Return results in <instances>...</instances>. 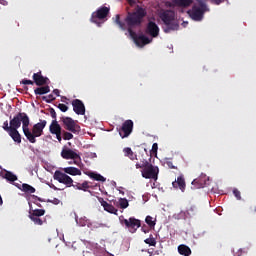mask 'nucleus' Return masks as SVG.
Segmentation results:
<instances>
[{
    "mask_svg": "<svg viewBox=\"0 0 256 256\" xmlns=\"http://www.w3.org/2000/svg\"><path fill=\"white\" fill-rule=\"evenodd\" d=\"M30 118L27 113L24 117V135L31 144L37 143L36 137H41L44 134V129L47 125L46 120H40V122L34 124L32 132L29 130Z\"/></svg>",
    "mask_w": 256,
    "mask_h": 256,
    "instance_id": "nucleus-1",
    "label": "nucleus"
},
{
    "mask_svg": "<svg viewBox=\"0 0 256 256\" xmlns=\"http://www.w3.org/2000/svg\"><path fill=\"white\" fill-rule=\"evenodd\" d=\"M24 120H25V112H19L17 113L12 120H10L11 129L8 133V135L11 137V139L14 141V143L21 144V135L18 131L19 127H21L22 123V131L23 134H25V128H24Z\"/></svg>",
    "mask_w": 256,
    "mask_h": 256,
    "instance_id": "nucleus-2",
    "label": "nucleus"
},
{
    "mask_svg": "<svg viewBox=\"0 0 256 256\" xmlns=\"http://www.w3.org/2000/svg\"><path fill=\"white\" fill-rule=\"evenodd\" d=\"M145 15L146 13L143 8H138L133 13L127 14L126 18L124 19V22L126 24L129 35H130V31H133L134 27H139L141 25Z\"/></svg>",
    "mask_w": 256,
    "mask_h": 256,
    "instance_id": "nucleus-3",
    "label": "nucleus"
},
{
    "mask_svg": "<svg viewBox=\"0 0 256 256\" xmlns=\"http://www.w3.org/2000/svg\"><path fill=\"white\" fill-rule=\"evenodd\" d=\"M160 18L162 22L165 24L164 26V32L170 33L171 31H177L179 29V24L175 20V13L171 10L163 11V13L160 14Z\"/></svg>",
    "mask_w": 256,
    "mask_h": 256,
    "instance_id": "nucleus-4",
    "label": "nucleus"
},
{
    "mask_svg": "<svg viewBox=\"0 0 256 256\" xmlns=\"http://www.w3.org/2000/svg\"><path fill=\"white\" fill-rule=\"evenodd\" d=\"M207 10V4L202 0H198L193 5L192 9L188 11V14L193 21L200 22L203 21L204 13H206Z\"/></svg>",
    "mask_w": 256,
    "mask_h": 256,
    "instance_id": "nucleus-5",
    "label": "nucleus"
},
{
    "mask_svg": "<svg viewBox=\"0 0 256 256\" xmlns=\"http://www.w3.org/2000/svg\"><path fill=\"white\" fill-rule=\"evenodd\" d=\"M142 166H145V168L142 169V178L145 179H158L159 174V167L153 166V164H150L149 161H145Z\"/></svg>",
    "mask_w": 256,
    "mask_h": 256,
    "instance_id": "nucleus-6",
    "label": "nucleus"
},
{
    "mask_svg": "<svg viewBox=\"0 0 256 256\" xmlns=\"http://www.w3.org/2000/svg\"><path fill=\"white\" fill-rule=\"evenodd\" d=\"M61 121H62L63 127L66 131H69L75 135L80 134L81 127L75 120H73L72 117H61Z\"/></svg>",
    "mask_w": 256,
    "mask_h": 256,
    "instance_id": "nucleus-7",
    "label": "nucleus"
},
{
    "mask_svg": "<svg viewBox=\"0 0 256 256\" xmlns=\"http://www.w3.org/2000/svg\"><path fill=\"white\" fill-rule=\"evenodd\" d=\"M120 224L125 225L131 233H136L137 229L141 227V220L131 217L129 219L124 218L123 215L120 216Z\"/></svg>",
    "mask_w": 256,
    "mask_h": 256,
    "instance_id": "nucleus-8",
    "label": "nucleus"
},
{
    "mask_svg": "<svg viewBox=\"0 0 256 256\" xmlns=\"http://www.w3.org/2000/svg\"><path fill=\"white\" fill-rule=\"evenodd\" d=\"M53 178L54 180H57L58 183L64 184L66 188H71L74 183L72 177L67 175L66 172H62L60 170H56L54 172Z\"/></svg>",
    "mask_w": 256,
    "mask_h": 256,
    "instance_id": "nucleus-9",
    "label": "nucleus"
},
{
    "mask_svg": "<svg viewBox=\"0 0 256 256\" xmlns=\"http://www.w3.org/2000/svg\"><path fill=\"white\" fill-rule=\"evenodd\" d=\"M109 13L110 8H107V6H102L97 11L92 13L91 22L96 23L100 26L99 21H102L103 19L107 18Z\"/></svg>",
    "mask_w": 256,
    "mask_h": 256,
    "instance_id": "nucleus-10",
    "label": "nucleus"
},
{
    "mask_svg": "<svg viewBox=\"0 0 256 256\" xmlns=\"http://www.w3.org/2000/svg\"><path fill=\"white\" fill-rule=\"evenodd\" d=\"M130 37L135 42L136 46L138 47H144L146 44H149L153 41V39H150L148 36L145 35H137L136 31L130 30Z\"/></svg>",
    "mask_w": 256,
    "mask_h": 256,
    "instance_id": "nucleus-11",
    "label": "nucleus"
},
{
    "mask_svg": "<svg viewBox=\"0 0 256 256\" xmlns=\"http://www.w3.org/2000/svg\"><path fill=\"white\" fill-rule=\"evenodd\" d=\"M61 158L65 160H74V164L78 165V161H81V157L77 152L72 150L71 148H63L61 151Z\"/></svg>",
    "mask_w": 256,
    "mask_h": 256,
    "instance_id": "nucleus-12",
    "label": "nucleus"
},
{
    "mask_svg": "<svg viewBox=\"0 0 256 256\" xmlns=\"http://www.w3.org/2000/svg\"><path fill=\"white\" fill-rule=\"evenodd\" d=\"M134 129V122L132 120H127L123 122L122 127L120 128V136L122 139L129 137L132 134Z\"/></svg>",
    "mask_w": 256,
    "mask_h": 256,
    "instance_id": "nucleus-13",
    "label": "nucleus"
},
{
    "mask_svg": "<svg viewBox=\"0 0 256 256\" xmlns=\"http://www.w3.org/2000/svg\"><path fill=\"white\" fill-rule=\"evenodd\" d=\"M145 33L152 38H157L160 33V28L154 21H149V23L146 25Z\"/></svg>",
    "mask_w": 256,
    "mask_h": 256,
    "instance_id": "nucleus-14",
    "label": "nucleus"
},
{
    "mask_svg": "<svg viewBox=\"0 0 256 256\" xmlns=\"http://www.w3.org/2000/svg\"><path fill=\"white\" fill-rule=\"evenodd\" d=\"M72 108L76 115H85L86 113L85 105L81 99H73Z\"/></svg>",
    "mask_w": 256,
    "mask_h": 256,
    "instance_id": "nucleus-15",
    "label": "nucleus"
},
{
    "mask_svg": "<svg viewBox=\"0 0 256 256\" xmlns=\"http://www.w3.org/2000/svg\"><path fill=\"white\" fill-rule=\"evenodd\" d=\"M33 81L35 85L39 86H45L49 85L50 80L48 77H44L41 70L38 73L33 74Z\"/></svg>",
    "mask_w": 256,
    "mask_h": 256,
    "instance_id": "nucleus-16",
    "label": "nucleus"
},
{
    "mask_svg": "<svg viewBox=\"0 0 256 256\" xmlns=\"http://www.w3.org/2000/svg\"><path fill=\"white\" fill-rule=\"evenodd\" d=\"M172 186L174 189H180L182 193L186 190V182L184 179V175L178 176L177 180L172 182Z\"/></svg>",
    "mask_w": 256,
    "mask_h": 256,
    "instance_id": "nucleus-17",
    "label": "nucleus"
},
{
    "mask_svg": "<svg viewBox=\"0 0 256 256\" xmlns=\"http://www.w3.org/2000/svg\"><path fill=\"white\" fill-rule=\"evenodd\" d=\"M178 253L181 256H191L192 249L188 245L181 244V245H178Z\"/></svg>",
    "mask_w": 256,
    "mask_h": 256,
    "instance_id": "nucleus-18",
    "label": "nucleus"
},
{
    "mask_svg": "<svg viewBox=\"0 0 256 256\" xmlns=\"http://www.w3.org/2000/svg\"><path fill=\"white\" fill-rule=\"evenodd\" d=\"M193 185H197V188H205L207 185V176L201 175L198 179L193 180Z\"/></svg>",
    "mask_w": 256,
    "mask_h": 256,
    "instance_id": "nucleus-19",
    "label": "nucleus"
},
{
    "mask_svg": "<svg viewBox=\"0 0 256 256\" xmlns=\"http://www.w3.org/2000/svg\"><path fill=\"white\" fill-rule=\"evenodd\" d=\"M51 91L49 84H45L44 86H39L38 88L34 89L35 95H46Z\"/></svg>",
    "mask_w": 256,
    "mask_h": 256,
    "instance_id": "nucleus-20",
    "label": "nucleus"
},
{
    "mask_svg": "<svg viewBox=\"0 0 256 256\" xmlns=\"http://www.w3.org/2000/svg\"><path fill=\"white\" fill-rule=\"evenodd\" d=\"M63 171L66 174L72 175L73 177H75L76 175H82V171L79 170V168L77 167H65L63 168Z\"/></svg>",
    "mask_w": 256,
    "mask_h": 256,
    "instance_id": "nucleus-21",
    "label": "nucleus"
},
{
    "mask_svg": "<svg viewBox=\"0 0 256 256\" xmlns=\"http://www.w3.org/2000/svg\"><path fill=\"white\" fill-rule=\"evenodd\" d=\"M173 3L177 7L188 8L190 5H192L193 0H173Z\"/></svg>",
    "mask_w": 256,
    "mask_h": 256,
    "instance_id": "nucleus-22",
    "label": "nucleus"
},
{
    "mask_svg": "<svg viewBox=\"0 0 256 256\" xmlns=\"http://www.w3.org/2000/svg\"><path fill=\"white\" fill-rule=\"evenodd\" d=\"M62 130V127L60 126L59 122L57 120H53L50 125V132L53 135H57V133Z\"/></svg>",
    "mask_w": 256,
    "mask_h": 256,
    "instance_id": "nucleus-23",
    "label": "nucleus"
},
{
    "mask_svg": "<svg viewBox=\"0 0 256 256\" xmlns=\"http://www.w3.org/2000/svg\"><path fill=\"white\" fill-rule=\"evenodd\" d=\"M123 153L127 158L131 159L132 161L137 160V155L134 154L132 148L130 147H125L123 148Z\"/></svg>",
    "mask_w": 256,
    "mask_h": 256,
    "instance_id": "nucleus-24",
    "label": "nucleus"
},
{
    "mask_svg": "<svg viewBox=\"0 0 256 256\" xmlns=\"http://www.w3.org/2000/svg\"><path fill=\"white\" fill-rule=\"evenodd\" d=\"M3 179H6L10 183H14V181H17L18 177L17 175L13 174V172L6 170L3 174Z\"/></svg>",
    "mask_w": 256,
    "mask_h": 256,
    "instance_id": "nucleus-25",
    "label": "nucleus"
},
{
    "mask_svg": "<svg viewBox=\"0 0 256 256\" xmlns=\"http://www.w3.org/2000/svg\"><path fill=\"white\" fill-rule=\"evenodd\" d=\"M198 213V209L196 206H189V208L185 211V217L190 218L194 217Z\"/></svg>",
    "mask_w": 256,
    "mask_h": 256,
    "instance_id": "nucleus-26",
    "label": "nucleus"
},
{
    "mask_svg": "<svg viewBox=\"0 0 256 256\" xmlns=\"http://www.w3.org/2000/svg\"><path fill=\"white\" fill-rule=\"evenodd\" d=\"M88 177L93 180L102 182H105L107 180L104 176H102L101 174H97L96 172H89Z\"/></svg>",
    "mask_w": 256,
    "mask_h": 256,
    "instance_id": "nucleus-27",
    "label": "nucleus"
},
{
    "mask_svg": "<svg viewBox=\"0 0 256 256\" xmlns=\"http://www.w3.org/2000/svg\"><path fill=\"white\" fill-rule=\"evenodd\" d=\"M117 207L120 209H126L129 207V201L126 198H120L118 202H116Z\"/></svg>",
    "mask_w": 256,
    "mask_h": 256,
    "instance_id": "nucleus-28",
    "label": "nucleus"
},
{
    "mask_svg": "<svg viewBox=\"0 0 256 256\" xmlns=\"http://www.w3.org/2000/svg\"><path fill=\"white\" fill-rule=\"evenodd\" d=\"M22 192L32 194V193L36 192V189H35V187H33L29 184H22Z\"/></svg>",
    "mask_w": 256,
    "mask_h": 256,
    "instance_id": "nucleus-29",
    "label": "nucleus"
},
{
    "mask_svg": "<svg viewBox=\"0 0 256 256\" xmlns=\"http://www.w3.org/2000/svg\"><path fill=\"white\" fill-rule=\"evenodd\" d=\"M45 209H34L30 211L29 215H33L34 217H43L45 215Z\"/></svg>",
    "mask_w": 256,
    "mask_h": 256,
    "instance_id": "nucleus-30",
    "label": "nucleus"
},
{
    "mask_svg": "<svg viewBox=\"0 0 256 256\" xmlns=\"http://www.w3.org/2000/svg\"><path fill=\"white\" fill-rule=\"evenodd\" d=\"M145 222L149 225L150 229H154L156 225V219H153V216L147 215Z\"/></svg>",
    "mask_w": 256,
    "mask_h": 256,
    "instance_id": "nucleus-31",
    "label": "nucleus"
},
{
    "mask_svg": "<svg viewBox=\"0 0 256 256\" xmlns=\"http://www.w3.org/2000/svg\"><path fill=\"white\" fill-rule=\"evenodd\" d=\"M62 138L65 140V141H69V140H72L74 138V135L71 131H68V130H63L62 131Z\"/></svg>",
    "mask_w": 256,
    "mask_h": 256,
    "instance_id": "nucleus-32",
    "label": "nucleus"
},
{
    "mask_svg": "<svg viewBox=\"0 0 256 256\" xmlns=\"http://www.w3.org/2000/svg\"><path fill=\"white\" fill-rule=\"evenodd\" d=\"M29 218L36 225H43L44 224V220L41 219L40 217L33 216L32 214H29Z\"/></svg>",
    "mask_w": 256,
    "mask_h": 256,
    "instance_id": "nucleus-33",
    "label": "nucleus"
},
{
    "mask_svg": "<svg viewBox=\"0 0 256 256\" xmlns=\"http://www.w3.org/2000/svg\"><path fill=\"white\" fill-rule=\"evenodd\" d=\"M116 24L119 25V27L123 30V31H126L127 29V25H126V22L125 23H122L121 21V17L119 14L116 15V20H115Z\"/></svg>",
    "mask_w": 256,
    "mask_h": 256,
    "instance_id": "nucleus-34",
    "label": "nucleus"
},
{
    "mask_svg": "<svg viewBox=\"0 0 256 256\" xmlns=\"http://www.w3.org/2000/svg\"><path fill=\"white\" fill-rule=\"evenodd\" d=\"M105 210L108 213L118 215V209H116L115 206H113L112 204H109V202L107 203Z\"/></svg>",
    "mask_w": 256,
    "mask_h": 256,
    "instance_id": "nucleus-35",
    "label": "nucleus"
},
{
    "mask_svg": "<svg viewBox=\"0 0 256 256\" xmlns=\"http://www.w3.org/2000/svg\"><path fill=\"white\" fill-rule=\"evenodd\" d=\"M144 242L146 244H149V246H152V247H155L157 245V240L155 238H153V235L150 234V237L149 238H146L144 240Z\"/></svg>",
    "mask_w": 256,
    "mask_h": 256,
    "instance_id": "nucleus-36",
    "label": "nucleus"
},
{
    "mask_svg": "<svg viewBox=\"0 0 256 256\" xmlns=\"http://www.w3.org/2000/svg\"><path fill=\"white\" fill-rule=\"evenodd\" d=\"M57 98L54 96V94H49L48 96H43L42 100L45 101L46 103H51L55 101Z\"/></svg>",
    "mask_w": 256,
    "mask_h": 256,
    "instance_id": "nucleus-37",
    "label": "nucleus"
},
{
    "mask_svg": "<svg viewBox=\"0 0 256 256\" xmlns=\"http://www.w3.org/2000/svg\"><path fill=\"white\" fill-rule=\"evenodd\" d=\"M145 161H148V160H146V158H142L140 162H136V165H135L136 169H145V166H143Z\"/></svg>",
    "mask_w": 256,
    "mask_h": 256,
    "instance_id": "nucleus-38",
    "label": "nucleus"
},
{
    "mask_svg": "<svg viewBox=\"0 0 256 256\" xmlns=\"http://www.w3.org/2000/svg\"><path fill=\"white\" fill-rule=\"evenodd\" d=\"M11 128H12V124H10L9 126L8 121L3 122V130H5L8 134L10 133Z\"/></svg>",
    "mask_w": 256,
    "mask_h": 256,
    "instance_id": "nucleus-39",
    "label": "nucleus"
},
{
    "mask_svg": "<svg viewBox=\"0 0 256 256\" xmlns=\"http://www.w3.org/2000/svg\"><path fill=\"white\" fill-rule=\"evenodd\" d=\"M57 108H58L59 110H61L62 112H67V111H68V106H66V104H64V103H59V104L57 105Z\"/></svg>",
    "mask_w": 256,
    "mask_h": 256,
    "instance_id": "nucleus-40",
    "label": "nucleus"
},
{
    "mask_svg": "<svg viewBox=\"0 0 256 256\" xmlns=\"http://www.w3.org/2000/svg\"><path fill=\"white\" fill-rule=\"evenodd\" d=\"M22 85H34V81L30 79H22Z\"/></svg>",
    "mask_w": 256,
    "mask_h": 256,
    "instance_id": "nucleus-41",
    "label": "nucleus"
},
{
    "mask_svg": "<svg viewBox=\"0 0 256 256\" xmlns=\"http://www.w3.org/2000/svg\"><path fill=\"white\" fill-rule=\"evenodd\" d=\"M233 194L235 195L236 199L238 200L242 199L241 192L239 191V189H234Z\"/></svg>",
    "mask_w": 256,
    "mask_h": 256,
    "instance_id": "nucleus-42",
    "label": "nucleus"
},
{
    "mask_svg": "<svg viewBox=\"0 0 256 256\" xmlns=\"http://www.w3.org/2000/svg\"><path fill=\"white\" fill-rule=\"evenodd\" d=\"M89 188H90V185L88 184L87 181L82 182L81 190H84V192H86V190L89 189Z\"/></svg>",
    "mask_w": 256,
    "mask_h": 256,
    "instance_id": "nucleus-43",
    "label": "nucleus"
},
{
    "mask_svg": "<svg viewBox=\"0 0 256 256\" xmlns=\"http://www.w3.org/2000/svg\"><path fill=\"white\" fill-rule=\"evenodd\" d=\"M157 150H158V143H153L152 149H151V154L157 155Z\"/></svg>",
    "mask_w": 256,
    "mask_h": 256,
    "instance_id": "nucleus-44",
    "label": "nucleus"
},
{
    "mask_svg": "<svg viewBox=\"0 0 256 256\" xmlns=\"http://www.w3.org/2000/svg\"><path fill=\"white\" fill-rule=\"evenodd\" d=\"M50 115L52 119L57 120V112L55 111L54 108H50Z\"/></svg>",
    "mask_w": 256,
    "mask_h": 256,
    "instance_id": "nucleus-45",
    "label": "nucleus"
},
{
    "mask_svg": "<svg viewBox=\"0 0 256 256\" xmlns=\"http://www.w3.org/2000/svg\"><path fill=\"white\" fill-rule=\"evenodd\" d=\"M62 134H63L62 129L56 134V139L59 143H61L62 141Z\"/></svg>",
    "mask_w": 256,
    "mask_h": 256,
    "instance_id": "nucleus-46",
    "label": "nucleus"
},
{
    "mask_svg": "<svg viewBox=\"0 0 256 256\" xmlns=\"http://www.w3.org/2000/svg\"><path fill=\"white\" fill-rule=\"evenodd\" d=\"M99 202H100V204L102 205V207H104V210H106V209H107L108 202L105 201L103 198H100V199H99Z\"/></svg>",
    "mask_w": 256,
    "mask_h": 256,
    "instance_id": "nucleus-47",
    "label": "nucleus"
},
{
    "mask_svg": "<svg viewBox=\"0 0 256 256\" xmlns=\"http://www.w3.org/2000/svg\"><path fill=\"white\" fill-rule=\"evenodd\" d=\"M166 165L168 166L169 169H177V167L175 165H173L172 161H167Z\"/></svg>",
    "mask_w": 256,
    "mask_h": 256,
    "instance_id": "nucleus-48",
    "label": "nucleus"
},
{
    "mask_svg": "<svg viewBox=\"0 0 256 256\" xmlns=\"http://www.w3.org/2000/svg\"><path fill=\"white\" fill-rule=\"evenodd\" d=\"M48 186L53 189V190H64V189H60L59 187H57L56 185H54L53 183H49Z\"/></svg>",
    "mask_w": 256,
    "mask_h": 256,
    "instance_id": "nucleus-49",
    "label": "nucleus"
},
{
    "mask_svg": "<svg viewBox=\"0 0 256 256\" xmlns=\"http://www.w3.org/2000/svg\"><path fill=\"white\" fill-rule=\"evenodd\" d=\"M141 230H142V232L145 233V234L149 233V228H148V226H146V225H143L142 228H141Z\"/></svg>",
    "mask_w": 256,
    "mask_h": 256,
    "instance_id": "nucleus-50",
    "label": "nucleus"
},
{
    "mask_svg": "<svg viewBox=\"0 0 256 256\" xmlns=\"http://www.w3.org/2000/svg\"><path fill=\"white\" fill-rule=\"evenodd\" d=\"M224 2H225V0H212V3L215 4V5H220Z\"/></svg>",
    "mask_w": 256,
    "mask_h": 256,
    "instance_id": "nucleus-51",
    "label": "nucleus"
},
{
    "mask_svg": "<svg viewBox=\"0 0 256 256\" xmlns=\"http://www.w3.org/2000/svg\"><path fill=\"white\" fill-rule=\"evenodd\" d=\"M72 187L77 190H82L81 184H76V185L72 184Z\"/></svg>",
    "mask_w": 256,
    "mask_h": 256,
    "instance_id": "nucleus-52",
    "label": "nucleus"
},
{
    "mask_svg": "<svg viewBox=\"0 0 256 256\" xmlns=\"http://www.w3.org/2000/svg\"><path fill=\"white\" fill-rule=\"evenodd\" d=\"M53 94L60 97V89H54Z\"/></svg>",
    "mask_w": 256,
    "mask_h": 256,
    "instance_id": "nucleus-53",
    "label": "nucleus"
},
{
    "mask_svg": "<svg viewBox=\"0 0 256 256\" xmlns=\"http://www.w3.org/2000/svg\"><path fill=\"white\" fill-rule=\"evenodd\" d=\"M32 198L38 200L39 202H43V200L41 198H38V196L36 195H32Z\"/></svg>",
    "mask_w": 256,
    "mask_h": 256,
    "instance_id": "nucleus-54",
    "label": "nucleus"
},
{
    "mask_svg": "<svg viewBox=\"0 0 256 256\" xmlns=\"http://www.w3.org/2000/svg\"><path fill=\"white\" fill-rule=\"evenodd\" d=\"M0 4L6 6V5H8V1H6V0H0Z\"/></svg>",
    "mask_w": 256,
    "mask_h": 256,
    "instance_id": "nucleus-55",
    "label": "nucleus"
},
{
    "mask_svg": "<svg viewBox=\"0 0 256 256\" xmlns=\"http://www.w3.org/2000/svg\"><path fill=\"white\" fill-rule=\"evenodd\" d=\"M127 2H128L130 5L136 4V1H135V0H127Z\"/></svg>",
    "mask_w": 256,
    "mask_h": 256,
    "instance_id": "nucleus-56",
    "label": "nucleus"
},
{
    "mask_svg": "<svg viewBox=\"0 0 256 256\" xmlns=\"http://www.w3.org/2000/svg\"><path fill=\"white\" fill-rule=\"evenodd\" d=\"M53 203L57 205V204L60 203V200H59V199H54V200H53Z\"/></svg>",
    "mask_w": 256,
    "mask_h": 256,
    "instance_id": "nucleus-57",
    "label": "nucleus"
},
{
    "mask_svg": "<svg viewBox=\"0 0 256 256\" xmlns=\"http://www.w3.org/2000/svg\"><path fill=\"white\" fill-rule=\"evenodd\" d=\"M3 204V199H2V196L0 195V205Z\"/></svg>",
    "mask_w": 256,
    "mask_h": 256,
    "instance_id": "nucleus-58",
    "label": "nucleus"
},
{
    "mask_svg": "<svg viewBox=\"0 0 256 256\" xmlns=\"http://www.w3.org/2000/svg\"><path fill=\"white\" fill-rule=\"evenodd\" d=\"M148 253H150V255H153V251L148 250Z\"/></svg>",
    "mask_w": 256,
    "mask_h": 256,
    "instance_id": "nucleus-59",
    "label": "nucleus"
}]
</instances>
